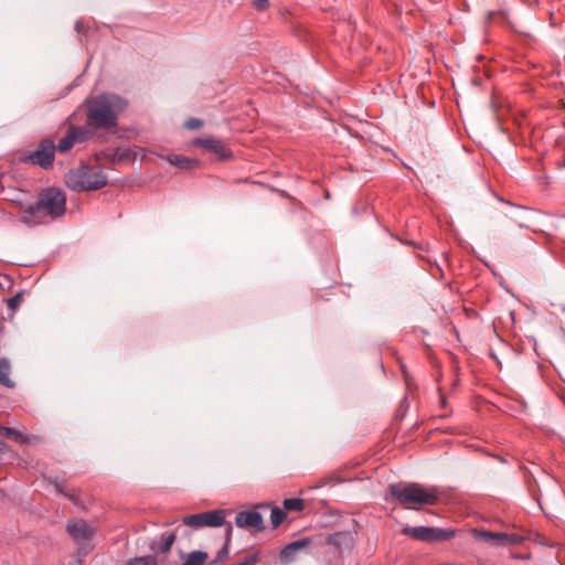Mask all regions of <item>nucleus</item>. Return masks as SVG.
<instances>
[{
	"instance_id": "nucleus-1",
	"label": "nucleus",
	"mask_w": 565,
	"mask_h": 565,
	"mask_svg": "<svg viewBox=\"0 0 565 565\" xmlns=\"http://www.w3.org/2000/svg\"><path fill=\"white\" fill-rule=\"evenodd\" d=\"M66 212V195L54 186L40 191L36 201L21 209V221L29 226L46 224Z\"/></svg>"
},
{
	"instance_id": "nucleus-2",
	"label": "nucleus",
	"mask_w": 565,
	"mask_h": 565,
	"mask_svg": "<svg viewBox=\"0 0 565 565\" xmlns=\"http://www.w3.org/2000/svg\"><path fill=\"white\" fill-rule=\"evenodd\" d=\"M388 491L396 502L408 510H419L426 505L440 502V491L437 487H425L420 483H394Z\"/></svg>"
},
{
	"instance_id": "nucleus-3",
	"label": "nucleus",
	"mask_w": 565,
	"mask_h": 565,
	"mask_svg": "<svg viewBox=\"0 0 565 565\" xmlns=\"http://www.w3.org/2000/svg\"><path fill=\"white\" fill-rule=\"evenodd\" d=\"M122 109L120 98L98 96L87 103V125L95 129L117 126V110Z\"/></svg>"
},
{
	"instance_id": "nucleus-4",
	"label": "nucleus",
	"mask_w": 565,
	"mask_h": 565,
	"mask_svg": "<svg viewBox=\"0 0 565 565\" xmlns=\"http://www.w3.org/2000/svg\"><path fill=\"white\" fill-rule=\"evenodd\" d=\"M65 184L72 191L90 192L105 188L108 181L102 169L79 164L65 174Z\"/></svg>"
},
{
	"instance_id": "nucleus-5",
	"label": "nucleus",
	"mask_w": 565,
	"mask_h": 565,
	"mask_svg": "<svg viewBox=\"0 0 565 565\" xmlns=\"http://www.w3.org/2000/svg\"><path fill=\"white\" fill-rule=\"evenodd\" d=\"M55 159V143L52 139H42L36 149L33 151L26 152L22 161L39 166L45 170H49L53 167Z\"/></svg>"
},
{
	"instance_id": "nucleus-6",
	"label": "nucleus",
	"mask_w": 565,
	"mask_h": 565,
	"mask_svg": "<svg viewBox=\"0 0 565 565\" xmlns=\"http://www.w3.org/2000/svg\"><path fill=\"white\" fill-rule=\"evenodd\" d=\"M402 533L406 536H409L414 540L423 541V542H440L448 541L455 536L454 530H443L430 526H416L409 527L406 526L402 530Z\"/></svg>"
},
{
	"instance_id": "nucleus-7",
	"label": "nucleus",
	"mask_w": 565,
	"mask_h": 565,
	"mask_svg": "<svg viewBox=\"0 0 565 565\" xmlns=\"http://www.w3.org/2000/svg\"><path fill=\"white\" fill-rule=\"evenodd\" d=\"M192 148H201L206 152L213 153L221 160H227L233 157L232 151L224 145V142L215 137L195 138L190 142Z\"/></svg>"
},
{
	"instance_id": "nucleus-8",
	"label": "nucleus",
	"mask_w": 565,
	"mask_h": 565,
	"mask_svg": "<svg viewBox=\"0 0 565 565\" xmlns=\"http://www.w3.org/2000/svg\"><path fill=\"white\" fill-rule=\"evenodd\" d=\"M86 135L85 128L70 125L66 135L55 146V151L57 150L61 153L70 151L75 143L85 141Z\"/></svg>"
},
{
	"instance_id": "nucleus-9",
	"label": "nucleus",
	"mask_w": 565,
	"mask_h": 565,
	"mask_svg": "<svg viewBox=\"0 0 565 565\" xmlns=\"http://www.w3.org/2000/svg\"><path fill=\"white\" fill-rule=\"evenodd\" d=\"M66 531L75 542L89 540L95 533V530L82 519L70 520L66 524Z\"/></svg>"
},
{
	"instance_id": "nucleus-10",
	"label": "nucleus",
	"mask_w": 565,
	"mask_h": 565,
	"mask_svg": "<svg viewBox=\"0 0 565 565\" xmlns=\"http://www.w3.org/2000/svg\"><path fill=\"white\" fill-rule=\"evenodd\" d=\"M235 524L238 527L253 529L256 532L265 529L260 513L253 510L237 513Z\"/></svg>"
},
{
	"instance_id": "nucleus-11",
	"label": "nucleus",
	"mask_w": 565,
	"mask_h": 565,
	"mask_svg": "<svg viewBox=\"0 0 565 565\" xmlns=\"http://www.w3.org/2000/svg\"><path fill=\"white\" fill-rule=\"evenodd\" d=\"M310 543H311V540L308 537H305V539L294 541V542L287 544L280 552L281 562L289 563V562L294 561L296 553L299 550L307 547Z\"/></svg>"
},
{
	"instance_id": "nucleus-12",
	"label": "nucleus",
	"mask_w": 565,
	"mask_h": 565,
	"mask_svg": "<svg viewBox=\"0 0 565 565\" xmlns=\"http://www.w3.org/2000/svg\"><path fill=\"white\" fill-rule=\"evenodd\" d=\"M0 436L14 440L19 445L32 443V438L24 431L0 425Z\"/></svg>"
},
{
	"instance_id": "nucleus-13",
	"label": "nucleus",
	"mask_w": 565,
	"mask_h": 565,
	"mask_svg": "<svg viewBox=\"0 0 565 565\" xmlns=\"http://www.w3.org/2000/svg\"><path fill=\"white\" fill-rule=\"evenodd\" d=\"M202 516L204 526H221L225 521V512L223 510L202 512Z\"/></svg>"
},
{
	"instance_id": "nucleus-14",
	"label": "nucleus",
	"mask_w": 565,
	"mask_h": 565,
	"mask_svg": "<svg viewBox=\"0 0 565 565\" xmlns=\"http://www.w3.org/2000/svg\"><path fill=\"white\" fill-rule=\"evenodd\" d=\"M168 161L171 164H173L180 169H184V170H191V169L198 168L200 164V161L198 159H191V158H188L184 156H179V154L168 156Z\"/></svg>"
},
{
	"instance_id": "nucleus-15",
	"label": "nucleus",
	"mask_w": 565,
	"mask_h": 565,
	"mask_svg": "<svg viewBox=\"0 0 565 565\" xmlns=\"http://www.w3.org/2000/svg\"><path fill=\"white\" fill-rule=\"evenodd\" d=\"M351 542H352V535L349 531L335 532V533L329 534L326 537V543L333 545L339 551L341 550L342 545H345Z\"/></svg>"
},
{
	"instance_id": "nucleus-16",
	"label": "nucleus",
	"mask_w": 565,
	"mask_h": 565,
	"mask_svg": "<svg viewBox=\"0 0 565 565\" xmlns=\"http://www.w3.org/2000/svg\"><path fill=\"white\" fill-rule=\"evenodd\" d=\"M11 363L7 358H0V385L7 388H13L14 382L10 379Z\"/></svg>"
},
{
	"instance_id": "nucleus-17",
	"label": "nucleus",
	"mask_w": 565,
	"mask_h": 565,
	"mask_svg": "<svg viewBox=\"0 0 565 565\" xmlns=\"http://www.w3.org/2000/svg\"><path fill=\"white\" fill-rule=\"evenodd\" d=\"M115 156L118 163H126V162H132L136 160L137 158V152L135 150V148H121V147H118L115 149Z\"/></svg>"
},
{
	"instance_id": "nucleus-18",
	"label": "nucleus",
	"mask_w": 565,
	"mask_h": 565,
	"mask_svg": "<svg viewBox=\"0 0 565 565\" xmlns=\"http://www.w3.org/2000/svg\"><path fill=\"white\" fill-rule=\"evenodd\" d=\"M207 559V554L201 551L191 552L182 565H203Z\"/></svg>"
},
{
	"instance_id": "nucleus-19",
	"label": "nucleus",
	"mask_w": 565,
	"mask_h": 565,
	"mask_svg": "<svg viewBox=\"0 0 565 565\" xmlns=\"http://www.w3.org/2000/svg\"><path fill=\"white\" fill-rule=\"evenodd\" d=\"M116 157L117 156H115V149L102 150L95 153V160L100 163H118Z\"/></svg>"
},
{
	"instance_id": "nucleus-20",
	"label": "nucleus",
	"mask_w": 565,
	"mask_h": 565,
	"mask_svg": "<svg viewBox=\"0 0 565 565\" xmlns=\"http://www.w3.org/2000/svg\"><path fill=\"white\" fill-rule=\"evenodd\" d=\"M286 511L301 512L305 509V501L300 498H288L282 502Z\"/></svg>"
},
{
	"instance_id": "nucleus-21",
	"label": "nucleus",
	"mask_w": 565,
	"mask_h": 565,
	"mask_svg": "<svg viewBox=\"0 0 565 565\" xmlns=\"http://www.w3.org/2000/svg\"><path fill=\"white\" fill-rule=\"evenodd\" d=\"M175 541V534L173 532H164L161 535V543L159 546L160 553H167L170 551L171 546L173 545Z\"/></svg>"
},
{
	"instance_id": "nucleus-22",
	"label": "nucleus",
	"mask_w": 565,
	"mask_h": 565,
	"mask_svg": "<svg viewBox=\"0 0 565 565\" xmlns=\"http://www.w3.org/2000/svg\"><path fill=\"white\" fill-rule=\"evenodd\" d=\"M286 519L285 510L280 508H274L270 513V523L273 529H277Z\"/></svg>"
},
{
	"instance_id": "nucleus-23",
	"label": "nucleus",
	"mask_w": 565,
	"mask_h": 565,
	"mask_svg": "<svg viewBox=\"0 0 565 565\" xmlns=\"http://www.w3.org/2000/svg\"><path fill=\"white\" fill-rule=\"evenodd\" d=\"M182 523L194 529H200L204 526L202 513L185 516L182 519Z\"/></svg>"
},
{
	"instance_id": "nucleus-24",
	"label": "nucleus",
	"mask_w": 565,
	"mask_h": 565,
	"mask_svg": "<svg viewBox=\"0 0 565 565\" xmlns=\"http://www.w3.org/2000/svg\"><path fill=\"white\" fill-rule=\"evenodd\" d=\"M487 535L491 536V537H500V539H505L508 540L510 543L512 544H519L522 542V537L518 534H505V533H491V532H488Z\"/></svg>"
},
{
	"instance_id": "nucleus-25",
	"label": "nucleus",
	"mask_w": 565,
	"mask_h": 565,
	"mask_svg": "<svg viewBox=\"0 0 565 565\" xmlns=\"http://www.w3.org/2000/svg\"><path fill=\"white\" fill-rule=\"evenodd\" d=\"M56 490L60 493H62L63 495H65L67 499H70L73 503L78 504L79 495H78L77 491H75V490L64 491V489L62 488L61 484H56Z\"/></svg>"
},
{
	"instance_id": "nucleus-26",
	"label": "nucleus",
	"mask_w": 565,
	"mask_h": 565,
	"mask_svg": "<svg viewBox=\"0 0 565 565\" xmlns=\"http://www.w3.org/2000/svg\"><path fill=\"white\" fill-rule=\"evenodd\" d=\"M202 126H203V121L199 118H189L184 124V127L190 130H198V129L202 128Z\"/></svg>"
},
{
	"instance_id": "nucleus-27",
	"label": "nucleus",
	"mask_w": 565,
	"mask_h": 565,
	"mask_svg": "<svg viewBox=\"0 0 565 565\" xmlns=\"http://www.w3.org/2000/svg\"><path fill=\"white\" fill-rule=\"evenodd\" d=\"M128 565H154V561L150 556L136 557Z\"/></svg>"
},
{
	"instance_id": "nucleus-28",
	"label": "nucleus",
	"mask_w": 565,
	"mask_h": 565,
	"mask_svg": "<svg viewBox=\"0 0 565 565\" xmlns=\"http://www.w3.org/2000/svg\"><path fill=\"white\" fill-rule=\"evenodd\" d=\"M228 541H230V539L226 540L224 546L218 551L216 559L214 562H223L227 557V555H228Z\"/></svg>"
},
{
	"instance_id": "nucleus-29",
	"label": "nucleus",
	"mask_w": 565,
	"mask_h": 565,
	"mask_svg": "<svg viewBox=\"0 0 565 565\" xmlns=\"http://www.w3.org/2000/svg\"><path fill=\"white\" fill-rule=\"evenodd\" d=\"M252 3L257 11H265L269 8L268 0H252Z\"/></svg>"
},
{
	"instance_id": "nucleus-30",
	"label": "nucleus",
	"mask_w": 565,
	"mask_h": 565,
	"mask_svg": "<svg viewBox=\"0 0 565 565\" xmlns=\"http://www.w3.org/2000/svg\"><path fill=\"white\" fill-rule=\"evenodd\" d=\"M20 302L19 296L11 297L7 300L8 306L14 310Z\"/></svg>"
},
{
	"instance_id": "nucleus-31",
	"label": "nucleus",
	"mask_w": 565,
	"mask_h": 565,
	"mask_svg": "<svg viewBox=\"0 0 565 565\" xmlns=\"http://www.w3.org/2000/svg\"><path fill=\"white\" fill-rule=\"evenodd\" d=\"M440 404H441V407H444V408L446 407L447 398L445 396H441Z\"/></svg>"
},
{
	"instance_id": "nucleus-32",
	"label": "nucleus",
	"mask_w": 565,
	"mask_h": 565,
	"mask_svg": "<svg viewBox=\"0 0 565 565\" xmlns=\"http://www.w3.org/2000/svg\"><path fill=\"white\" fill-rule=\"evenodd\" d=\"M3 443L0 441V455L2 454V450H3Z\"/></svg>"
},
{
	"instance_id": "nucleus-33",
	"label": "nucleus",
	"mask_w": 565,
	"mask_h": 565,
	"mask_svg": "<svg viewBox=\"0 0 565 565\" xmlns=\"http://www.w3.org/2000/svg\"><path fill=\"white\" fill-rule=\"evenodd\" d=\"M564 167H565V157H564Z\"/></svg>"
}]
</instances>
